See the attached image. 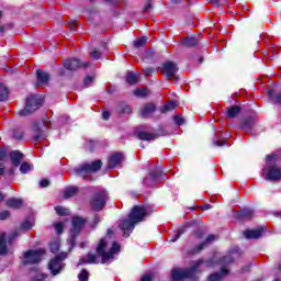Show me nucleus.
<instances>
[{"instance_id": "obj_26", "label": "nucleus", "mask_w": 281, "mask_h": 281, "mask_svg": "<svg viewBox=\"0 0 281 281\" xmlns=\"http://www.w3.org/2000/svg\"><path fill=\"white\" fill-rule=\"evenodd\" d=\"M255 125H256V123L254 122V117L247 116L241 120L240 128L249 132V131H251V128H254Z\"/></svg>"}, {"instance_id": "obj_46", "label": "nucleus", "mask_w": 281, "mask_h": 281, "mask_svg": "<svg viewBox=\"0 0 281 281\" xmlns=\"http://www.w3.org/2000/svg\"><path fill=\"white\" fill-rule=\"evenodd\" d=\"M12 138L21 142L23 139V131L13 130Z\"/></svg>"}, {"instance_id": "obj_21", "label": "nucleus", "mask_w": 281, "mask_h": 281, "mask_svg": "<svg viewBox=\"0 0 281 281\" xmlns=\"http://www.w3.org/2000/svg\"><path fill=\"white\" fill-rule=\"evenodd\" d=\"M10 157H11L12 166H14L15 168H19V166H21V161H23V157L25 156L23 155V153L19 150H12L10 153Z\"/></svg>"}, {"instance_id": "obj_37", "label": "nucleus", "mask_w": 281, "mask_h": 281, "mask_svg": "<svg viewBox=\"0 0 281 281\" xmlns=\"http://www.w3.org/2000/svg\"><path fill=\"white\" fill-rule=\"evenodd\" d=\"M49 251L52 254H58L60 251V241L58 240L50 241Z\"/></svg>"}, {"instance_id": "obj_53", "label": "nucleus", "mask_w": 281, "mask_h": 281, "mask_svg": "<svg viewBox=\"0 0 281 281\" xmlns=\"http://www.w3.org/2000/svg\"><path fill=\"white\" fill-rule=\"evenodd\" d=\"M143 71H144V76L148 77V76H153L156 69L154 67H146L143 69Z\"/></svg>"}, {"instance_id": "obj_56", "label": "nucleus", "mask_w": 281, "mask_h": 281, "mask_svg": "<svg viewBox=\"0 0 281 281\" xmlns=\"http://www.w3.org/2000/svg\"><path fill=\"white\" fill-rule=\"evenodd\" d=\"M50 183L52 182L48 179H42L40 181V188H49Z\"/></svg>"}, {"instance_id": "obj_36", "label": "nucleus", "mask_w": 281, "mask_h": 281, "mask_svg": "<svg viewBox=\"0 0 281 281\" xmlns=\"http://www.w3.org/2000/svg\"><path fill=\"white\" fill-rule=\"evenodd\" d=\"M186 232H188V226H183L181 228H179L176 234L173 235V237L171 238V243H177V240H179L181 238L182 234H186Z\"/></svg>"}, {"instance_id": "obj_1", "label": "nucleus", "mask_w": 281, "mask_h": 281, "mask_svg": "<svg viewBox=\"0 0 281 281\" xmlns=\"http://www.w3.org/2000/svg\"><path fill=\"white\" fill-rule=\"evenodd\" d=\"M146 216H148V210L145 205H134L127 218L123 220L120 224V229L123 232L124 238H128L133 234L135 225L143 223Z\"/></svg>"}, {"instance_id": "obj_52", "label": "nucleus", "mask_w": 281, "mask_h": 281, "mask_svg": "<svg viewBox=\"0 0 281 281\" xmlns=\"http://www.w3.org/2000/svg\"><path fill=\"white\" fill-rule=\"evenodd\" d=\"M149 10H153V0H146L145 5L143 8V12H149Z\"/></svg>"}, {"instance_id": "obj_4", "label": "nucleus", "mask_w": 281, "mask_h": 281, "mask_svg": "<svg viewBox=\"0 0 281 281\" xmlns=\"http://www.w3.org/2000/svg\"><path fill=\"white\" fill-rule=\"evenodd\" d=\"M43 105V100L38 99L36 95L31 94L25 99L24 109L19 111L20 117H27V115H32L34 111H38Z\"/></svg>"}, {"instance_id": "obj_5", "label": "nucleus", "mask_w": 281, "mask_h": 281, "mask_svg": "<svg viewBox=\"0 0 281 281\" xmlns=\"http://www.w3.org/2000/svg\"><path fill=\"white\" fill-rule=\"evenodd\" d=\"M65 260H67V252H59L48 261L47 269L52 276H60L65 271Z\"/></svg>"}, {"instance_id": "obj_30", "label": "nucleus", "mask_w": 281, "mask_h": 281, "mask_svg": "<svg viewBox=\"0 0 281 281\" xmlns=\"http://www.w3.org/2000/svg\"><path fill=\"white\" fill-rule=\"evenodd\" d=\"M80 192V189L78 187H68L64 192V199H71L76 196Z\"/></svg>"}, {"instance_id": "obj_63", "label": "nucleus", "mask_w": 281, "mask_h": 281, "mask_svg": "<svg viewBox=\"0 0 281 281\" xmlns=\"http://www.w3.org/2000/svg\"><path fill=\"white\" fill-rule=\"evenodd\" d=\"M200 210H203V212H207V210H212L211 204H204L202 206H200Z\"/></svg>"}, {"instance_id": "obj_62", "label": "nucleus", "mask_w": 281, "mask_h": 281, "mask_svg": "<svg viewBox=\"0 0 281 281\" xmlns=\"http://www.w3.org/2000/svg\"><path fill=\"white\" fill-rule=\"evenodd\" d=\"M111 117V112L109 111H103L102 112V120H109Z\"/></svg>"}, {"instance_id": "obj_23", "label": "nucleus", "mask_w": 281, "mask_h": 281, "mask_svg": "<svg viewBox=\"0 0 281 281\" xmlns=\"http://www.w3.org/2000/svg\"><path fill=\"white\" fill-rule=\"evenodd\" d=\"M8 254V235L5 233H0V256H5Z\"/></svg>"}, {"instance_id": "obj_29", "label": "nucleus", "mask_w": 281, "mask_h": 281, "mask_svg": "<svg viewBox=\"0 0 281 281\" xmlns=\"http://www.w3.org/2000/svg\"><path fill=\"white\" fill-rule=\"evenodd\" d=\"M120 249H122V246L117 241H113L108 251V260H111L115 254H119Z\"/></svg>"}, {"instance_id": "obj_47", "label": "nucleus", "mask_w": 281, "mask_h": 281, "mask_svg": "<svg viewBox=\"0 0 281 281\" xmlns=\"http://www.w3.org/2000/svg\"><path fill=\"white\" fill-rule=\"evenodd\" d=\"M55 229L57 234H63L65 232V224L63 222H58L55 224Z\"/></svg>"}, {"instance_id": "obj_8", "label": "nucleus", "mask_w": 281, "mask_h": 281, "mask_svg": "<svg viewBox=\"0 0 281 281\" xmlns=\"http://www.w3.org/2000/svg\"><path fill=\"white\" fill-rule=\"evenodd\" d=\"M166 135H168V131H165L164 127H160L156 133L138 132L136 134L140 142H155V139H159V137H166Z\"/></svg>"}, {"instance_id": "obj_20", "label": "nucleus", "mask_w": 281, "mask_h": 281, "mask_svg": "<svg viewBox=\"0 0 281 281\" xmlns=\"http://www.w3.org/2000/svg\"><path fill=\"white\" fill-rule=\"evenodd\" d=\"M240 111H243V108L240 105H232L226 108V117L227 120H234L240 115Z\"/></svg>"}, {"instance_id": "obj_17", "label": "nucleus", "mask_w": 281, "mask_h": 281, "mask_svg": "<svg viewBox=\"0 0 281 281\" xmlns=\"http://www.w3.org/2000/svg\"><path fill=\"white\" fill-rule=\"evenodd\" d=\"M262 234H265V226H259L254 229H246L244 232V236L248 240H258V238L262 237Z\"/></svg>"}, {"instance_id": "obj_64", "label": "nucleus", "mask_w": 281, "mask_h": 281, "mask_svg": "<svg viewBox=\"0 0 281 281\" xmlns=\"http://www.w3.org/2000/svg\"><path fill=\"white\" fill-rule=\"evenodd\" d=\"M140 281H153V276H150V274H145V276H143V278H142Z\"/></svg>"}, {"instance_id": "obj_15", "label": "nucleus", "mask_w": 281, "mask_h": 281, "mask_svg": "<svg viewBox=\"0 0 281 281\" xmlns=\"http://www.w3.org/2000/svg\"><path fill=\"white\" fill-rule=\"evenodd\" d=\"M124 159L126 158L124 157L123 153H120V151L113 153L108 159L109 170H113L114 168H117V166H122V164H124Z\"/></svg>"}, {"instance_id": "obj_41", "label": "nucleus", "mask_w": 281, "mask_h": 281, "mask_svg": "<svg viewBox=\"0 0 281 281\" xmlns=\"http://www.w3.org/2000/svg\"><path fill=\"white\" fill-rule=\"evenodd\" d=\"M55 212L58 216H67L69 214V210L63 206H55Z\"/></svg>"}, {"instance_id": "obj_49", "label": "nucleus", "mask_w": 281, "mask_h": 281, "mask_svg": "<svg viewBox=\"0 0 281 281\" xmlns=\"http://www.w3.org/2000/svg\"><path fill=\"white\" fill-rule=\"evenodd\" d=\"M76 25H78V22L76 20H70L68 22V27H69L70 32H72V33L78 32V29H76Z\"/></svg>"}, {"instance_id": "obj_16", "label": "nucleus", "mask_w": 281, "mask_h": 281, "mask_svg": "<svg viewBox=\"0 0 281 281\" xmlns=\"http://www.w3.org/2000/svg\"><path fill=\"white\" fill-rule=\"evenodd\" d=\"M254 209L251 207H244L238 212H235L233 214V218H235V221H248V218H252L254 217Z\"/></svg>"}, {"instance_id": "obj_44", "label": "nucleus", "mask_w": 281, "mask_h": 281, "mask_svg": "<svg viewBox=\"0 0 281 281\" xmlns=\"http://www.w3.org/2000/svg\"><path fill=\"white\" fill-rule=\"evenodd\" d=\"M78 236H80L78 233L70 232V238L68 240L70 247H76V240H77Z\"/></svg>"}, {"instance_id": "obj_22", "label": "nucleus", "mask_w": 281, "mask_h": 281, "mask_svg": "<svg viewBox=\"0 0 281 281\" xmlns=\"http://www.w3.org/2000/svg\"><path fill=\"white\" fill-rule=\"evenodd\" d=\"M5 205L11 210H21L23 207V200L11 198L5 201Z\"/></svg>"}, {"instance_id": "obj_51", "label": "nucleus", "mask_w": 281, "mask_h": 281, "mask_svg": "<svg viewBox=\"0 0 281 281\" xmlns=\"http://www.w3.org/2000/svg\"><path fill=\"white\" fill-rule=\"evenodd\" d=\"M8 159V150L4 147H0V161Z\"/></svg>"}, {"instance_id": "obj_59", "label": "nucleus", "mask_w": 281, "mask_h": 281, "mask_svg": "<svg viewBox=\"0 0 281 281\" xmlns=\"http://www.w3.org/2000/svg\"><path fill=\"white\" fill-rule=\"evenodd\" d=\"M91 82H93V77L87 76V77L83 79V87H89V85H91Z\"/></svg>"}, {"instance_id": "obj_38", "label": "nucleus", "mask_w": 281, "mask_h": 281, "mask_svg": "<svg viewBox=\"0 0 281 281\" xmlns=\"http://www.w3.org/2000/svg\"><path fill=\"white\" fill-rule=\"evenodd\" d=\"M87 263L88 265H98V255L93 252L87 254Z\"/></svg>"}, {"instance_id": "obj_25", "label": "nucleus", "mask_w": 281, "mask_h": 281, "mask_svg": "<svg viewBox=\"0 0 281 281\" xmlns=\"http://www.w3.org/2000/svg\"><path fill=\"white\" fill-rule=\"evenodd\" d=\"M36 78L41 85H47L50 80V76L48 72L44 71L43 69L36 70Z\"/></svg>"}, {"instance_id": "obj_10", "label": "nucleus", "mask_w": 281, "mask_h": 281, "mask_svg": "<svg viewBox=\"0 0 281 281\" xmlns=\"http://www.w3.org/2000/svg\"><path fill=\"white\" fill-rule=\"evenodd\" d=\"M106 238H101L95 247V254L101 258V263L106 265L109 262V251H106Z\"/></svg>"}, {"instance_id": "obj_14", "label": "nucleus", "mask_w": 281, "mask_h": 281, "mask_svg": "<svg viewBox=\"0 0 281 281\" xmlns=\"http://www.w3.org/2000/svg\"><path fill=\"white\" fill-rule=\"evenodd\" d=\"M156 111L157 104L154 102H147L138 110V116L148 120V117H153V115H155Z\"/></svg>"}, {"instance_id": "obj_34", "label": "nucleus", "mask_w": 281, "mask_h": 281, "mask_svg": "<svg viewBox=\"0 0 281 281\" xmlns=\"http://www.w3.org/2000/svg\"><path fill=\"white\" fill-rule=\"evenodd\" d=\"M147 42H148V38L146 36H143L133 42V47H135V49H139L140 47H144Z\"/></svg>"}, {"instance_id": "obj_40", "label": "nucleus", "mask_w": 281, "mask_h": 281, "mask_svg": "<svg viewBox=\"0 0 281 281\" xmlns=\"http://www.w3.org/2000/svg\"><path fill=\"white\" fill-rule=\"evenodd\" d=\"M32 170V166H30V162H22L20 166V172L22 175H27Z\"/></svg>"}, {"instance_id": "obj_13", "label": "nucleus", "mask_w": 281, "mask_h": 281, "mask_svg": "<svg viewBox=\"0 0 281 281\" xmlns=\"http://www.w3.org/2000/svg\"><path fill=\"white\" fill-rule=\"evenodd\" d=\"M89 222V220L87 217H82V216H72L71 218V225L72 227L70 228V232H72L74 234H81L82 229L85 228V225H87V223Z\"/></svg>"}, {"instance_id": "obj_11", "label": "nucleus", "mask_w": 281, "mask_h": 281, "mask_svg": "<svg viewBox=\"0 0 281 281\" xmlns=\"http://www.w3.org/2000/svg\"><path fill=\"white\" fill-rule=\"evenodd\" d=\"M91 64L90 63H83L80 61V59L78 58H68L66 60H64V67L65 69H67L68 71H76V69H87V67H89Z\"/></svg>"}, {"instance_id": "obj_32", "label": "nucleus", "mask_w": 281, "mask_h": 281, "mask_svg": "<svg viewBox=\"0 0 281 281\" xmlns=\"http://www.w3.org/2000/svg\"><path fill=\"white\" fill-rule=\"evenodd\" d=\"M125 82L130 86L137 85V82H139V77L133 72H128L125 77Z\"/></svg>"}, {"instance_id": "obj_58", "label": "nucleus", "mask_w": 281, "mask_h": 281, "mask_svg": "<svg viewBox=\"0 0 281 281\" xmlns=\"http://www.w3.org/2000/svg\"><path fill=\"white\" fill-rule=\"evenodd\" d=\"M16 236H19L18 232H13L12 235H10L7 239V243H9V245H12L13 240L16 238Z\"/></svg>"}, {"instance_id": "obj_60", "label": "nucleus", "mask_w": 281, "mask_h": 281, "mask_svg": "<svg viewBox=\"0 0 281 281\" xmlns=\"http://www.w3.org/2000/svg\"><path fill=\"white\" fill-rule=\"evenodd\" d=\"M192 234H193V236H195V238H198L199 240H201V239L203 238V231H201V229L194 231Z\"/></svg>"}, {"instance_id": "obj_61", "label": "nucleus", "mask_w": 281, "mask_h": 281, "mask_svg": "<svg viewBox=\"0 0 281 281\" xmlns=\"http://www.w3.org/2000/svg\"><path fill=\"white\" fill-rule=\"evenodd\" d=\"M209 3H212L214 8H221L223 3H221V0H209Z\"/></svg>"}, {"instance_id": "obj_6", "label": "nucleus", "mask_w": 281, "mask_h": 281, "mask_svg": "<svg viewBox=\"0 0 281 281\" xmlns=\"http://www.w3.org/2000/svg\"><path fill=\"white\" fill-rule=\"evenodd\" d=\"M43 254H45V250L43 249H30L25 251L22 265L24 267H27L29 265H38V262H41V258H43Z\"/></svg>"}, {"instance_id": "obj_42", "label": "nucleus", "mask_w": 281, "mask_h": 281, "mask_svg": "<svg viewBox=\"0 0 281 281\" xmlns=\"http://www.w3.org/2000/svg\"><path fill=\"white\" fill-rule=\"evenodd\" d=\"M79 281H89V271L87 269H82L78 274Z\"/></svg>"}, {"instance_id": "obj_55", "label": "nucleus", "mask_w": 281, "mask_h": 281, "mask_svg": "<svg viewBox=\"0 0 281 281\" xmlns=\"http://www.w3.org/2000/svg\"><path fill=\"white\" fill-rule=\"evenodd\" d=\"M22 229H24L25 232H29V229H32V223H30V221H25L21 224Z\"/></svg>"}, {"instance_id": "obj_2", "label": "nucleus", "mask_w": 281, "mask_h": 281, "mask_svg": "<svg viewBox=\"0 0 281 281\" xmlns=\"http://www.w3.org/2000/svg\"><path fill=\"white\" fill-rule=\"evenodd\" d=\"M103 162L100 159L93 160L92 162H83L77 167L74 168L75 175L77 177H81L85 181L89 179L90 175H93L95 172H100L102 170Z\"/></svg>"}, {"instance_id": "obj_57", "label": "nucleus", "mask_w": 281, "mask_h": 281, "mask_svg": "<svg viewBox=\"0 0 281 281\" xmlns=\"http://www.w3.org/2000/svg\"><path fill=\"white\" fill-rule=\"evenodd\" d=\"M213 145L217 146V147L227 146V140H225V139H223V140L215 139V140H213Z\"/></svg>"}, {"instance_id": "obj_54", "label": "nucleus", "mask_w": 281, "mask_h": 281, "mask_svg": "<svg viewBox=\"0 0 281 281\" xmlns=\"http://www.w3.org/2000/svg\"><path fill=\"white\" fill-rule=\"evenodd\" d=\"M155 58V50L145 52V60H153Z\"/></svg>"}, {"instance_id": "obj_48", "label": "nucleus", "mask_w": 281, "mask_h": 281, "mask_svg": "<svg viewBox=\"0 0 281 281\" xmlns=\"http://www.w3.org/2000/svg\"><path fill=\"white\" fill-rule=\"evenodd\" d=\"M135 95H138V98H146V95H148V90L147 89H136Z\"/></svg>"}, {"instance_id": "obj_43", "label": "nucleus", "mask_w": 281, "mask_h": 281, "mask_svg": "<svg viewBox=\"0 0 281 281\" xmlns=\"http://www.w3.org/2000/svg\"><path fill=\"white\" fill-rule=\"evenodd\" d=\"M173 122L175 124H177V126H183V124H186V119L177 114V115H173Z\"/></svg>"}, {"instance_id": "obj_45", "label": "nucleus", "mask_w": 281, "mask_h": 281, "mask_svg": "<svg viewBox=\"0 0 281 281\" xmlns=\"http://www.w3.org/2000/svg\"><path fill=\"white\" fill-rule=\"evenodd\" d=\"M91 58H93L94 60H100V58H102V52H100V49L94 48L91 53H90Z\"/></svg>"}, {"instance_id": "obj_3", "label": "nucleus", "mask_w": 281, "mask_h": 281, "mask_svg": "<svg viewBox=\"0 0 281 281\" xmlns=\"http://www.w3.org/2000/svg\"><path fill=\"white\" fill-rule=\"evenodd\" d=\"M106 203H109V192L105 190L97 191L89 200L92 212H102L106 207Z\"/></svg>"}, {"instance_id": "obj_31", "label": "nucleus", "mask_w": 281, "mask_h": 281, "mask_svg": "<svg viewBox=\"0 0 281 281\" xmlns=\"http://www.w3.org/2000/svg\"><path fill=\"white\" fill-rule=\"evenodd\" d=\"M218 263L227 269L229 265L234 263V257H232L231 255L223 256L222 258L218 259Z\"/></svg>"}, {"instance_id": "obj_39", "label": "nucleus", "mask_w": 281, "mask_h": 281, "mask_svg": "<svg viewBox=\"0 0 281 281\" xmlns=\"http://www.w3.org/2000/svg\"><path fill=\"white\" fill-rule=\"evenodd\" d=\"M102 221L100 217V214H94L93 217L91 218V228L95 229L98 227V224Z\"/></svg>"}, {"instance_id": "obj_19", "label": "nucleus", "mask_w": 281, "mask_h": 281, "mask_svg": "<svg viewBox=\"0 0 281 281\" xmlns=\"http://www.w3.org/2000/svg\"><path fill=\"white\" fill-rule=\"evenodd\" d=\"M227 276H229V269L222 267L220 271L209 276V281H223Z\"/></svg>"}, {"instance_id": "obj_27", "label": "nucleus", "mask_w": 281, "mask_h": 281, "mask_svg": "<svg viewBox=\"0 0 281 281\" xmlns=\"http://www.w3.org/2000/svg\"><path fill=\"white\" fill-rule=\"evenodd\" d=\"M175 109H177V101H169L159 108V112L164 115L166 113H170V111H173Z\"/></svg>"}, {"instance_id": "obj_24", "label": "nucleus", "mask_w": 281, "mask_h": 281, "mask_svg": "<svg viewBox=\"0 0 281 281\" xmlns=\"http://www.w3.org/2000/svg\"><path fill=\"white\" fill-rule=\"evenodd\" d=\"M116 113H119V115H131V113H133V109L131 105L121 102L116 106Z\"/></svg>"}, {"instance_id": "obj_18", "label": "nucleus", "mask_w": 281, "mask_h": 281, "mask_svg": "<svg viewBox=\"0 0 281 281\" xmlns=\"http://www.w3.org/2000/svg\"><path fill=\"white\" fill-rule=\"evenodd\" d=\"M212 240H216V236L209 235L206 237L205 241H203V243L194 246L190 250H188L189 256H195L196 254H201V251H203V249H205V246L207 245V243H212Z\"/></svg>"}, {"instance_id": "obj_7", "label": "nucleus", "mask_w": 281, "mask_h": 281, "mask_svg": "<svg viewBox=\"0 0 281 281\" xmlns=\"http://www.w3.org/2000/svg\"><path fill=\"white\" fill-rule=\"evenodd\" d=\"M162 74L166 76L167 80H176L179 82V66L175 61L167 60L162 64L161 68Z\"/></svg>"}, {"instance_id": "obj_35", "label": "nucleus", "mask_w": 281, "mask_h": 281, "mask_svg": "<svg viewBox=\"0 0 281 281\" xmlns=\"http://www.w3.org/2000/svg\"><path fill=\"white\" fill-rule=\"evenodd\" d=\"M33 128H34V132L37 133L33 137L34 142H38V140L43 139V131L41 130V123H36Z\"/></svg>"}, {"instance_id": "obj_9", "label": "nucleus", "mask_w": 281, "mask_h": 281, "mask_svg": "<svg viewBox=\"0 0 281 281\" xmlns=\"http://www.w3.org/2000/svg\"><path fill=\"white\" fill-rule=\"evenodd\" d=\"M166 172H164V168L162 167H155L151 171H149L148 177L149 178H144L143 183L144 186H147L148 188H150V186H153V183H157V181H159V179H164ZM151 181V183H150Z\"/></svg>"}, {"instance_id": "obj_28", "label": "nucleus", "mask_w": 281, "mask_h": 281, "mask_svg": "<svg viewBox=\"0 0 281 281\" xmlns=\"http://www.w3.org/2000/svg\"><path fill=\"white\" fill-rule=\"evenodd\" d=\"M182 45L183 47H188V48L196 47V45H199V40L192 36L184 37L182 41Z\"/></svg>"}, {"instance_id": "obj_12", "label": "nucleus", "mask_w": 281, "mask_h": 281, "mask_svg": "<svg viewBox=\"0 0 281 281\" xmlns=\"http://www.w3.org/2000/svg\"><path fill=\"white\" fill-rule=\"evenodd\" d=\"M265 175H267L268 181H280L281 169L276 165H268L263 168Z\"/></svg>"}, {"instance_id": "obj_33", "label": "nucleus", "mask_w": 281, "mask_h": 281, "mask_svg": "<svg viewBox=\"0 0 281 281\" xmlns=\"http://www.w3.org/2000/svg\"><path fill=\"white\" fill-rule=\"evenodd\" d=\"M8 95H10V91L5 85L0 83V102H5L8 100Z\"/></svg>"}, {"instance_id": "obj_50", "label": "nucleus", "mask_w": 281, "mask_h": 281, "mask_svg": "<svg viewBox=\"0 0 281 281\" xmlns=\"http://www.w3.org/2000/svg\"><path fill=\"white\" fill-rule=\"evenodd\" d=\"M10 216H11V213L8 210L0 212V221H8Z\"/></svg>"}]
</instances>
